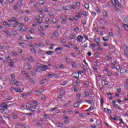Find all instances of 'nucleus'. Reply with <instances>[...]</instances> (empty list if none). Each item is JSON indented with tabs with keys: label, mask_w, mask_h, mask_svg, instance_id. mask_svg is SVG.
Returning a JSON list of instances; mask_svg holds the SVG:
<instances>
[{
	"label": "nucleus",
	"mask_w": 128,
	"mask_h": 128,
	"mask_svg": "<svg viewBox=\"0 0 128 128\" xmlns=\"http://www.w3.org/2000/svg\"><path fill=\"white\" fill-rule=\"evenodd\" d=\"M108 40H110V37L108 36L103 37V40H104V42H108Z\"/></svg>",
	"instance_id": "16"
},
{
	"label": "nucleus",
	"mask_w": 128,
	"mask_h": 128,
	"mask_svg": "<svg viewBox=\"0 0 128 128\" xmlns=\"http://www.w3.org/2000/svg\"><path fill=\"white\" fill-rule=\"evenodd\" d=\"M124 28H125V30H128V24H124Z\"/></svg>",
	"instance_id": "32"
},
{
	"label": "nucleus",
	"mask_w": 128,
	"mask_h": 128,
	"mask_svg": "<svg viewBox=\"0 0 128 128\" xmlns=\"http://www.w3.org/2000/svg\"><path fill=\"white\" fill-rule=\"evenodd\" d=\"M44 116L46 118H50V115L46 114L44 115Z\"/></svg>",
	"instance_id": "41"
},
{
	"label": "nucleus",
	"mask_w": 128,
	"mask_h": 128,
	"mask_svg": "<svg viewBox=\"0 0 128 128\" xmlns=\"http://www.w3.org/2000/svg\"><path fill=\"white\" fill-rule=\"evenodd\" d=\"M94 110V106H92L89 108L85 110V112H90V110Z\"/></svg>",
	"instance_id": "22"
},
{
	"label": "nucleus",
	"mask_w": 128,
	"mask_h": 128,
	"mask_svg": "<svg viewBox=\"0 0 128 128\" xmlns=\"http://www.w3.org/2000/svg\"><path fill=\"white\" fill-rule=\"evenodd\" d=\"M24 66H26L28 68L29 70H32V66H30V63L27 62L26 63Z\"/></svg>",
	"instance_id": "15"
},
{
	"label": "nucleus",
	"mask_w": 128,
	"mask_h": 128,
	"mask_svg": "<svg viewBox=\"0 0 128 128\" xmlns=\"http://www.w3.org/2000/svg\"><path fill=\"white\" fill-rule=\"evenodd\" d=\"M26 30H28V28H26V26H20L19 30L20 32H26Z\"/></svg>",
	"instance_id": "6"
},
{
	"label": "nucleus",
	"mask_w": 128,
	"mask_h": 128,
	"mask_svg": "<svg viewBox=\"0 0 128 128\" xmlns=\"http://www.w3.org/2000/svg\"><path fill=\"white\" fill-rule=\"evenodd\" d=\"M68 8H69V9H68V8H66V6H64L62 7V8L63 10H70V7L69 6Z\"/></svg>",
	"instance_id": "25"
},
{
	"label": "nucleus",
	"mask_w": 128,
	"mask_h": 128,
	"mask_svg": "<svg viewBox=\"0 0 128 128\" xmlns=\"http://www.w3.org/2000/svg\"><path fill=\"white\" fill-rule=\"evenodd\" d=\"M15 84L16 86H20V84H22V83L20 82H18V81H16Z\"/></svg>",
	"instance_id": "38"
},
{
	"label": "nucleus",
	"mask_w": 128,
	"mask_h": 128,
	"mask_svg": "<svg viewBox=\"0 0 128 128\" xmlns=\"http://www.w3.org/2000/svg\"><path fill=\"white\" fill-rule=\"evenodd\" d=\"M24 22H28V18L26 17L24 18Z\"/></svg>",
	"instance_id": "59"
},
{
	"label": "nucleus",
	"mask_w": 128,
	"mask_h": 128,
	"mask_svg": "<svg viewBox=\"0 0 128 128\" xmlns=\"http://www.w3.org/2000/svg\"><path fill=\"white\" fill-rule=\"evenodd\" d=\"M16 18L14 17L12 18V22H16Z\"/></svg>",
	"instance_id": "56"
},
{
	"label": "nucleus",
	"mask_w": 128,
	"mask_h": 128,
	"mask_svg": "<svg viewBox=\"0 0 128 128\" xmlns=\"http://www.w3.org/2000/svg\"><path fill=\"white\" fill-rule=\"evenodd\" d=\"M88 56H92V52H88L87 53Z\"/></svg>",
	"instance_id": "62"
},
{
	"label": "nucleus",
	"mask_w": 128,
	"mask_h": 128,
	"mask_svg": "<svg viewBox=\"0 0 128 128\" xmlns=\"http://www.w3.org/2000/svg\"><path fill=\"white\" fill-rule=\"evenodd\" d=\"M38 30H40V31L44 30V28H42V27H40V28H38Z\"/></svg>",
	"instance_id": "61"
},
{
	"label": "nucleus",
	"mask_w": 128,
	"mask_h": 128,
	"mask_svg": "<svg viewBox=\"0 0 128 128\" xmlns=\"http://www.w3.org/2000/svg\"><path fill=\"white\" fill-rule=\"evenodd\" d=\"M62 24H66V19H63L62 20Z\"/></svg>",
	"instance_id": "34"
},
{
	"label": "nucleus",
	"mask_w": 128,
	"mask_h": 128,
	"mask_svg": "<svg viewBox=\"0 0 128 128\" xmlns=\"http://www.w3.org/2000/svg\"><path fill=\"white\" fill-rule=\"evenodd\" d=\"M26 40H34V38L32 37L30 34L26 36Z\"/></svg>",
	"instance_id": "20"
},
{
	"label": "nucleus",
	"mask_w": 128,
	"mask_h": 128,
	"mask_svg": "<svg viewBox=\"0 0 128 128\" xmlns=\"http://www.w3.org/2000/svg\"><path fill=\"white\" fill-rule=\"evenodd\" d=\"M76 74H78V76H76ZM73 78H76V80L78 79V78H80V75L76 73H75L74 74L73 76Z\"/></svg>",
	"instance_id": "27"
},
{
	"label": "nucleus",
	"mask_w": 128,
	"mask_h": 128,
	"mask_svg": "<svg viewBox=\"0 0 128 128\" xmlns=\"http://www.w3.org/2000/svg\"><path fill=\"white\" fill-rule=\"evenodd\" d=\"M72 68H78V65H76V62H74L72 64Z\"/></svg>",
	"instance_id": "30"
},
{
	"label": "nucleus",
	"mask_w": 128,
	"mask_h": 128,
	"mask_svg": "<svg viewBox=\"0 0 128 128\" xmlns=\"http://www.w3.org/2000/svg\"><path fill=\"white\" fill-rule=\"evenodd\" d=\"M116 33L118 34V36H122V34H120V31H116Z\"/></svg>",
	"instance_id": "51"
},
{
	"label": "nucleus",
	"mask_w": 128,
	"mask_h": 128,
	"mask_svg": "<svg viewBox=\"0 0 128 128\" xmlns=\"http://www.w3.org/2000/svg\"><path fill=\"white\" fill-rule=\"evenodd\" d=\"M124 52L126 56H128V48H124Z\"/></svg>",
	"instance_id": "31"
},
{
	"label": "nucleus",
	"mask_w": 128,
	"mask_h": 128,
	"mask_svg": "<svg viewBox=\"0 0 128 128\" xmlns=\"http://www.w3.org/2000/svg\"><path fill=\"white\" fill-rule=\"evenodd\" d=\"M84 96H86V98H88V96H90V93H88V92H85Z\"/></svg>",
	"instance_id": "35"
},
{
	"label": "nucleus",
	"mask_w": 128,
	"mask_h": 128,
	"mask_svg": "<svg viewBox=\"0 0 128 128\" xmlns=\"http://www.w3.org/2000/svg\"><path fill=\"white\" fill-rule=\"evenodd\" d=\"M31 106H32V108L36 110V106H38V102L36 100H34L32 102V104H31Z\"/></svg>",
	"instance_id": "2"
},
{
	"label": "nucleus",
	"mask_w": 128,
	"mask_h": 128,
	"mask_svg": "<svg viewBox=\"0 0 128 128\" xmlns=\"http://www.w3.org/2000/svg\"><path fill=\"white\" fill-rule=\"evenodd\" d=\"M94 66L93 67V70H98V63L96 62H94Z\"/></svg>",
	"instance_id": "12"
},
{
	"label": "nucleus",
	"mask_w": 128,
	"mask_h": 128,
	"mask_svg": "<svg viewBox=\"0 0 128 128\" xmlns=\"http://www.w3.org/2000/svg\"><path fill=\"white\" fill-rule=\"evenodd\" d=\"M114 4L115 6H118L120 8H121L122 6V5L120 4V2L118 0H115Z\"/></svg>",
	"instance_id": "3"
},
{
	"label": "nucleus",
	"mask_w": 128,
	"mask_h": 128,
	"mask_svg": "<svg viewBox=\"0 0 128 128\" xmlns=\"http://www.w3.org/2000/svg\"><path fill=\"white\" fill-rule=\"evenodd\" d=\"M84 6L86 10H88V8H90V4L88 3H86Z\"/></svg>",
	"instance_id": "18"
},
{
	"label": "nucleus",
	"mask_w": 128,
	"mask_h": 128,
	"mask_svg": "<svg viewBox=\"0 0 128 128\" xmlns=\"http://www.w3.org/2000/svg\"><path fill=\"white\" fill-rule=\"evenodd\" d=\"M84 84L86 86H88V84H90V82H88V81H84Z\"/></svg>",
	"instance_id": "45"
},
{
	"label": "nucleus",
	"mask_w": 128,
	"mask_h": 128,
	"mask_svg": "<svg viewBox=\"0 0 128 128\" xmlns=\"http://www.w3.org/2000/svg\"><path fill=\"white\" fill-rule=\"evenodd\" d=\"M84 36L86 40H88V35H86V34H84Z\"/></svg>",
	"instance_id": "50"
},
{
	"label": "nucleus",
	"mask_w": 128,
	"mask_h": 128,
	"mask_svg": "<svg viewBox=\"0 0 128 128\" xmlns=\"http://www.w3.org/2000/svg\"><path fill=\"white\" fill-rule=\"evenodd\" d=\"M76 35L70 34V38L71 40H76Z\"/></svg>",
	"instance_id": "26"
},
{
	"label": "nucleus",
	"mask_w": 128,
	"mask_h": 128,
	"mask_svg": "<svg viewBox=\"0 0 128 128\" xmlns=\"http://www.w3.org/2000/svg\"><path fill=\"white\" fill-rule=\"evenodd\" d=\"M85 102H88V104H92V100H86Z\"/></svg>",
	"instance_id": "46"
},
{
	"label": "nucleus",
	"mask_w": 128,
	"mask_h": 128,
	"mask_svg": "<svg viewBox=\"0 0 128 128\" xmlns=\"http://www.w3.org/2000/svg\"><path fill=\"white\" fill-rule=\"evenodd\" d=\"M12 90H14L16 92H22V91L24 90V88H12Z\"/></svg>",
	"instance_id": "4"
},
{
	"label": "nucleus",
	"mask_w": 128,
	"mask_h": 128,
	"mask_svg": "<svg viewBox=\"0 0 128 128\" xmlns=\"http://www.w3.org/2000/svg\"><path fill=\"white\" fill-rule=\"evenodd\" d=\"M32 48H30V50H32V52H34V54H36V49L34 48V46H31Z\"/></svg>",
	"instance_id": "19"
},
{
	"label": "nucleus",
	"mask_w": 128,
	"mask_h": 128,
	"mask_svg": "<svg viewBox=\"0 0 128 128\" xmlns=\"http://www.w3.org/2000/svg\"><path fill=\"white\" fill-rule=\"evenodd\" d=\"M111 118L112 120H118L120 118V116H114V118H112L111 116Z\"/></svg>",
	"instance_id": "23"
},
{
	"label": "nucleus",
	"mask_w": 128,
	"mask_h": 128,
	"mask_svg": "<svg viewBox=\"0 0 128 128\" xmlns=\"http://www.w3.org/2000/svg\"><path fill=\"white\" fill-rule=\"evenodd\" d=\"M16 80H14V79H12L11 80V82H12V84H16Z\"/></svg>",
	"instance_id": "49"
},
{
	"label": "nucleus",
	"mask_w": 128,
	"mask_h": 128,
	"mask_svg": "<svg viewBox=\"0 0 128 128\" xmlns=\"http://www.w3.org/2000/svg\"><path fill=\"white\" fill-rule=\"evenodd\" d=\"M124 88H128V84H126L124 85Z\"/></svg>",
	"instance_id": "63"
},
{
	"label": "nucleus",
	"mask_w": 128,
	"mask_h": 128,
	"mask_svg": "<svg viewBox=\"0 0 128 128\" xmlns=\"http://www.w3.org/2000/svg\"><path fill=\"white\" fill-rule=\"evenodd\" d=\"M8 105H6V106H2L3 108H0V111L4 114H10V110L8 108Z\"/></svg>",
	"instance_id": "1"
},
{
	"label": "nucleus",
	"mask_w": 128,
	"mask_h": 128,
	"mask_svg": "<svg viewBox=\"0 0 128 128\" xmlns=\"http://www.w3.org/2000/svg\"><path fill=\"white\" fill-rule=\"evenodd\" d=\"M82 102V100H78L76 101V103L74 104V108H78L80 104L78 103Z\"/></svg>",
	"instance_id": "8"
},
{
	"label": "nucleus",
	"mask_w": 128,
	"mask_h": 128,
	"mask_svg": "<svg viewBox=\"0 0 128 128\" xmlns=\"http://www.w3.org/2000/svg\"><path fill=\"white\" fill-rule=\"evenodd\" d=\"M82 40H84V37H82L80 35H79L77 37L76 40H78V42H82Z\"/></svg>",
	"instance_id": "5"
},
{
	"label": "nucleus",
	"mask_w": 128,
	"mask_h": 128,
	"mask_svg": "<svg viewBox=\"0 0 128 128\" xmlns=\"http://www.w3.org/2000/svg\"><path fill=\"white\" fill-rule=\"evenodd\" d=\"M77 80L75 81V84H80V80L78 79H76Z\"/></svg>",
	"instance_id": "52"
},
{
	"label": "nucleus",
	"mask_w": 128,
	"mask_h": 128,
	"mask_svg": "<svg viewBox=\"0 0 128 128\" xmlns=\"http://www.w3.org/2000/svg\"><path fill=\"white\" fill-rule=\"evenodd\" d=\"M95 42L97 44V46H100V38H96L95 39Z\"/></svg>",
	"instance_id": "11"
},
{
	"label": "nucleus",
	"mask_w": 128,
	"mask_h": 128,
	"mask_svg": "<svg viewBox=\"0 0 128 128\" xmlns=\"http://www.w3.org/2000/svg\"><path fill=\"white\" fill-rule=\"evenodd\" d=\"M100 104L102 106H104V99L102 98H101Z\"/></svg>",
	"instance_id": "43"
},
{
	"label": "nucleus",
	"mask_w": 128,
	"mask_h": 128,
	"mask_svg": "<svg viewBox=\"0 0 128 128\" xmlns=\"http://www.w3.org/2000/svg\"><path fill=\"white\" fill-rule=\"evenodd\" d=\"M42 14H44V13H40V14L39 15V18H44V16Z\"/></svg>",
	"instance_id": "33"
},
{
	"label": "nucleus",
	"mask_w": 128,
	"mask_h": 128,
	"mask_svg": "<svg viewBox=\"0 0 128 128\" xmlns=\"http://www.w3.org/2000/svg\"><path fill=\"white\" fill-rule=\"evenodd\" d=\"M104 112H110V113H112V110L110 109L104 108ZM106 110L108 112H106Z\"/></svg>",
	"instance_id": "36"
},
{
	"label": "nucleus",
	"mask_w": 128,
	"mask_h": 128,
	"mask_svg": "<svg viewBox=\"0 0 128 128\" xmlns=\"http://www.w3.org/2000/svg\"><path fill=\"white\" fill-rule=\"evenodd\" d=\"M58 108V107H54V108H51V110L54 111V110H56Z\"/></svg>",
	"instance_id": "58"
},
{
	"label": "nucleus",
	"mask_w": 128,
	"mask_h": 128,
	"mask_svg": "<svg viewBox=\"0 0 128 128\" xmlns=\"http://www.w3.org/2000/svg\"><path fill=\"white\" fill-rule=\"evenodd\" d=\"M3 32L6 34V36H8V34H10V32L6 29H5Z\"/></svg>",
	"instance_id": "29"
},
{
	"label": "nucleus",
	"mask_w": 128,
	"mask_h": 128,
	"mask_svg": "<svg viewBox=\"0 0 128 128\" xmlns=\"http://www.w3.org/2000/svg\"><path fill=\"white\" fill-rule=\"evenodd\" d=\"M76 30H80V28H78V27L76 28H74L73 29V30H74V32H76Z\"/></svg>",
	"instance_id": "53"
},
{
	"label": "nucleus",
	"mask_w": 128,
	"mask_h": 128,
	"mask_svg": "<svg viewBox=\"0 0 128 128\" xmlns=\"http://www.w3.org/2000/svg\"><path fill=\"white\" fill-rule=\"evenodd\" d=\"M78 88H74V92H78Z\"/></svg>",
	"instance_id": "60"
},
{
	"label": "nucleus",
	"mask_w": 128,
	"mask_h": 128,
	"mask_svg": "<svg viewBox=\"0 0 128 128\" xmlns=\"http://www.w3.org/2000/svg\"><path fill=\"white\" fill-rule=\"evenodd\" d=\"M76 4L77 6H80V2H76Z\"/></svg>",
	"instance_id": "55"
},
{
	"label": "nucleus",
	"mask_w": 128,
	"mask_h": 128,
	"mask_svg": "<svg viewBox=\"0 0 128 128\" xmlns=\"http://www.w3.org/2000/svg\"><path fill=\"white\" fill-rule=\"evenodd\" d=\"M37 68H38L42 70V64L40 63H38L37 64Z\"/></svg>",
	"instance_id": "21"
},
{
	"label": "nucleus",
	"mask_w": 128,
	"mask_h": 128,
	"mask_svg": "<svg viewBox=\"0 0 128 128\" xmlns=\"http://www.w3.org/2000/svg\"><path fill=\"white\" fill-rule=\"evenodd\" d=\"M11 78L13 79H14V78H15V76H14V74H12L11 75Z\"/></svg>",
	"instance_id": "64"
},
{
	"label": "nucleus",
	"mask_w": 128,
	"mask_h": 128,
	"mask_svg": "<svg viewBox=\"0 0 128 128\" xmlns=\"http://www.w3.org/2000/svg\"><path fill=\"white\" fill-rule=\"evenodd\" d=\"M12 34L14 36H16L18 34V32L16 31L12 30Z\"/></svg>",
	"instance_id": "42"
},
{
	"label": "nucleus",
	"mask_w": 128,
	"mask_h": 128,
	"mask_svg": "<svg viewBox=\"0 0 128 128\" xmlns=\"http://www.w3.org/2000/svg\"><path fill=\"white\" fill-rule=\"evenodd\" d=\"M48 66L47 65H42V68H41V70L43 72H46V70H48Z\"/></svg>",
	"instance_id": "7"
},
{
	"label": "nucleus",
	"mask_w": 128,
	"mask_h": 128,
	"mask_svg": "<svg viewBox=\"0 0 128 128\" xmlns=\"http://www.w3.org/2000/svg\"><path fill=\"white\" fill-rule=\"evenodd\" d=\"M54 34L55 36H58V32H55Z\"/></svg>",
	"instance_id": "40"
},
{
	"label": "nucleus",
	"mask_w": 128,
	"mask_h": 128,
	"mask_svg": "<svg viewBox=\"0 0 128 128\" xmlns=\"http://www.w3.org/2000/svg\"><path fill=\"white\" fill-rule=\"evenodd\" d=\"M114 108H119L120 106H118V104H113Z\"/></svg>",
	"instance_id": "44"
},
{
	"label": "nucleus",
	"mask_w": 128,
	"mask_h": 128,
	"mask_svg": "<svg viewBox=\"0 0 128 128\" xmlns=\"http://www.w3.org/2000/svg\"><path fill=\"white\" fill-rule=\"evenodd\" d=\"M46 54L50 55L52 56V54H54V51H48L46 52Z\"/></svg>",
	"instance_id": "17"
},
{
	"label": "nucleus",
	"mask_w": 128,
	"mask_h": 128,
	"mask_svg": "<svg viewBox=\"0 0 128 128\" xmlns=\"http://www.w3.org/2000/svg\"><path fill=\"white\" fill-rule=\"evenodd\" d=\"M64 92H60L59 94L58 95V98H62V96H64Z\"/></svg>",
	"instance_id": "10"
},
{
	"label": "nucleus",
	"mask_w": 128,
	"mask_h": 128,
	"mask_svg": "<svg viewBox=\"0 0 128 128\" xmlns=\"http://www.w3.org/2000/svg\"><path fill=\"white\" fill-rule=\"evenodd\" d=\"M64 60H66V62L67 64H70V59L68 58V56H64Z\"/></svg>",
	"instance_id": "14"
},
{
	"label": "nucleus",
	"mask_w": 128,
	"mask_h": 128,
	"mask_svg": "<svg viewBox=\"0 0 128 128\" xmlns=\"http://www.w3.org/2000/svg\"><path fill=\"white\" fill-rule=\"evenodd\" d=\"M97 50H102V51L104 50V49L100 47V46H98L97 48Z\"/></svg>",
	"instance_id": "47"
},
{
	"label": "nucleus",
	"mask_w": 128,
	"mask_h": 128,
	"mask_svg": "<svg viewBox=\"0 0 128 128\" xmlns=\"http://www.w3.org/2000/svg\"><path fill=\"white\" fill-rule=\"evenodd\" d=\"M120 3L122 6H124V0H120Z\"/></svg>",
	"instance_id": "37"
},
{
	"label": "nucleus",
	"mask_w": 128,
	"mask_h": 128,
	"mask_svg": "<svg viewBox=\"0 0 128 128\" xmlns=\"http://www.w3.org/2000/svg\"><path fill=\"white\" fill-rule=\"evenodd\" d=\"M104 18H108V13H106V12H105L104 13Z\"/></svg>",
	"instance_id": "28"
},
{
	"label": "nucleus",
	"mask_w": 128,
	"mask_h": 128,
	"mask_svg": "<svg viewBox=\"0 0 128 128\" xmlns=\"http://www.w3.org/2000/svg\"><path fill=\"white\" fill-rule=\"evenodd\" d=\"M8 106V104H6V102H3L2 104H0V107L4 108L3 106Z\"/></svg>",
	"instance_id": "39"
},
{
	"label": "nucleus",
	"mask_w": 128,
	"mask_h": 128,
	"mask_svg": "<svg viewBox=\"0 0 128 128\" xmlns=\"http://www.w3.org/2000/svg\"><path fill=\"white\" fill-rule=\"evenodd\" d=\"M28 62H32V56H31L30 58H28Z\"/></svg>",
	"instance_id": "54"
},
{
	"label": "nucleus",
	"mask_w": 128,
	"mask_h": 128,
	"mask_svg": "<svg viewBox=\"0 0 128 128\" xmlns=\"http://www.w3.org/2000/svg\"><path fill=\"white\" fill-rule=\"evenodd\" d=\"M12 117H13V118H14V120H16V118H18V116H16V115L14 114L12 115Z\"/></svg>",
	"instance_id": "57"
},
{
	"label": "nucleus",
	"mask_w": 128,
	"mask_h": 128,
	"mask_svg": "<svg viewBox=\"0 0 128 128\" xmlns=\"http://www.w3.org/2000/svg\"><path fill=\"white\" fill-rule=\"evenodd\" d=\"M76 52L78 54H82V51H80V48H78V49L76 50Z\"/></svg>",
	"instance_id": "24"
},
{
	"label": "nucleus",
	"mask_w": 128,
	"mask_h": 128,
	"mask_svg": "<svg viewBox=\"0 0 128 128\" xmlns=\"http://www.w3.org/2000/svg\"><path fill=\"white\" fill-rule=\"evenodd\" d=\"M56 50L57 52H58V50H62V48H60V47H58L56 48L55 52H56Z\"/></svg>",
	"instance_id": "48"
},
{
	"label": "nucleus",
	"mask_w": 128,
	"mask_h": 128,
	"mask_svg": "<svg viewBox=\"0 0 128 128\" xmlns=\"http://www.w3.org/2000/svg\"><path fill=\"white\" fill-rule=\"evenodd\" d=\"M26 110H32V104H28L26 105Z\"/></svg>",
	"instance_id": "9"
},
{
	"label": "nucleus",
	"mask_w": 128,
	"mask_h": 128,
	"mask_svg": "<svg viewBox=\"0 0 128 128\" xmlns=\"http://www.w3.org/2000/svg\"><path fill=\"white\" fill-rule=\"evenodd\" d=\"M8 62L10 64L9 66H14V62L12 60H8Z\"/></svg>",
	"instance_id": "13"
}]
</instances>
